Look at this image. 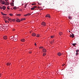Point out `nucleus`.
<instances>
[{"label":"nucleus","mask_w":79,"mask_h":79,"mask_svg":"<svg viewBox=\"0 0 79 79\" xmlns=\"http://www.w3.org/2000/svg\"><path fill=\"white\" fill-rule=\"evenodd\" d=\"M41 25L44 26H46V23H45V22H43L41 23Z\"/></svg>","instance_id":"obj_1"},{"label":"nucleus","mask_w":79,"mask_h":79,"mask_svg":"<svg viewBox=\"0 0 79 79\" xmlns=\"http://www.w3.org/2000/svg\"><path fill=\"white\" fill-rule=\"evenodd\" d=\"M70 37H72V38L74 37V34H72V35L71 34L70 35Z\"/></svg>","instance_id":"obj_2"},{"label":"nucleus","mask_w":79,"mask_h":79,"mask_svg":"<svg viewBox=\"0 0 79 79\" xmlns=\"http://www.w3.org/2000/svg\"><path fill=\"white\" fill-rule=\"evenodd\" d=\"M37 8V6H34L33 8H31V10H34L35 8Z\"/></svg>","instance_id":"obj_3"},{"label":"nucleus","mask_w":79,"mask_h":79,"mask_svg":"<svg viewBox=\"0 0 79 79\" xmlns=\"http://www.w3.org/2000/svg\"><path fill=\"white\" fill-rule=\"evenodd\" d=\"M0 31H3V27H2V26H0Z\"/></svg>","instance_id":"obj_4"},{"label":"nucleus","mask_w":79,"mask_h":79,"mask_svg":"<svg viewBox=\"0 0 79 79\" xmlns=\"http://www.w3.org/2000/svg\"><path fill=\"white\" fill-rule=\"evenodd\" d=\"M1 15H3V16H6L7 15L6 14H4L2 12H1Z\"/></svg>","instance_id":"obj_5"},{"label":"nucleus","mask_w":79,"mask_h":79,"mask_svg":"<svg viewBox=\"0 0 79 79\" xmlns=\"http://www.w3.org/2000/svg\"><path fill=\"white\" fill-rule=\"evenodd\" d=\"M43 52H47V50H46V49H44V48H43Z\"/></svg>","instance_id":"obj_6"},{"label":"nucleus","mask_w":79,"mask_h":79,"mask_svg":"<svg viewBox=\"0 0 79 79\" xmlns=\"http://www.w3.org/2000/svg\"><path fill=\"white\" fill-rule=\"evenodd\" d=\"M3 39H5V40H6V39H7V36H4L3 37Z\"/></svg>","instance_id":"obj_7"},{"label":"nucleus","mask_w":79,"mask_h":79,"mask_svg":"<svg viewBox=\"0 0 79 79\" xmlns=\"http://www.w3.org/2000/svg\"><path fill=\"white\" fill-rule=\"evenodd\" d=\"M45 17H48V18H50V16L49 14H47L45 16Z\"/></svg>","instance_id":"obj_8"},{"label":"nucleus","mask_w":79,"mask_h":79,"mask_svg":"<svg viewBox=\"0 0 79 79\" xmlns=\"http://www.w3.org/2000/svg\"><path fill=\"white\" fill-rule=\"evenodd\" d=\"M31 35L32 36H35L36 35V34H35L34 33H32Z\"/></svg>","instance_id":"obj_9"},{"label":"nucleus","mask_w":79,"mask_h":79,"mask_svg":"<svg viewBox=\"0 0 79 79\" xmlns=\"http://www.w3.org/2000/svg\"><path fill=\"white\" fill-rule=\"evenodd\" d=\"M13 40H14L15 41V42H16V41H17V38H14L13 39Z\"/></svg>","instance_id":"obj_10"},{"label":"nucleus","mask_w":79,"mask_h":79,"mask_svg":"<svg viewBox=\"0 0 79 79\" xmlns=\"http://www.w3.org/2000/svg\"><path fill=\"white\" fill-rule=\"evenodd\" d=\"M2 9L4 10H5L6 9V7H5V6H3Z\"/></svg>","instance_id":"obj_11"},{"label":"nucleus","mask_w":79,"mask_h":79,"mask_svg":"<svg viewBox=\"0 0 79 79\" xmlns=\"http://www.w3.org/2000/svg\"><path fill=\"white\" fill-rule=\"evenodd\" d=\"M13 38H14V36H12L10 37V39L11 40V39H13Z\"/></svg>","instance_id":"obj_12"},{"label":"nucleus","mask_w":79,"mask_h":79,"mask_svg":"<svg viewBox=\"0 0 79 79\" xmlns=\"http://www.w3.org/2000/svg\"><path fill=\"white\" fill-rule=\"evenodd\" d=\"M16 21L17 22H18L19 23V22H20L21 21L19 19H17L16 20Z\"/></svg>","instance_id":"obj_13"},{"label":"nucleus","mask_w":79,"mask_h":79,"mask_svg":"<svg viewBox=\"0 0 79 79\" xmlns=\"http://www.w3.org/2000/svg\"><path fill=\"white\" fill-rule=\"evenodd\" d=\"M7 66H10L11 64V63H8L6 64Z\"/></svg>","instance_id":"obj_14"},{"label":"nucleus","mask_w":79,"mask_h":79,"mask_svg":"<svg viewBox=\"0 0 79 79\" xmlns=\"http://www.w3.org/2000/svg\"><path fill=\"white\" fill-rule=\"evenodd\" d=\"M58 55V56H61V55H62V54L60 52H59L58 54H57Z\"/></svg>","instance_id":"obj_15"},{"label":"nucleus","mask_w":79,"mask_h":79,"mask_svg":"<svg viewBox=\"0 0 79 79\" xmlns=\"http://www.w3.org/2000/svg\"><path fill=\"white\" fill-rule=\"evenodd\" d=\"M21 42H25V39H22L21 40Z\"/></svg>","instance_id":"obj_16"},{"label":"nucleus","mask_w":79,"mask_h":79,"mask_svg":"<svg viewBox=\"0 0 79 79\" xmlns=\"http://www.w3.org/2000/svg\"><path fill=\"white\" fill-rule=\"evenodd\" d=\"M68 18L69 19H73L72 17H71L70 16H68Z\"/></svg>","instance_id":"obj_17"},{"label":"nucleus","mask_w":79,"mask_h":79,"mask_svg":"<svg viewBox=\"0 0 79 79\" xmlns=\"http://www.w3.org/2000/svg\"><path fill=\"white\" fill-rule=\"evenodd\" d=\"M8 21H10V22H11L12 19H11L10 18H9V19H8Z\"/></svg>","instance_id":"obj_18"},{"label":"nucleus","mask_w":79,"mask_h":79,"mask_svg":"<svg viewBox=\"0 0 79 79\" xmlns=\"http://www.w3.org/2000/svg\"><path fill=\"white\" fill-rule=\"evenodd\" d=\"M77 44V43H73L72 44V45H73V46H75V45H76Z\"/></svg>","instance_id":"obj_19"},{"label":"nucleus","mask_w":79,"mask_h":79,"mask_svg":"<svg viewBox=\"0 0 79 79\" xmlns=\"http://www.w3.org/2000/svg\"><path fill=\"white\" fill-rule=\"evenodd\" d=\"M4 18L5 19H8V17H6L5 16H4Z\"/></svg>","instance_id":"obj_20"},{"label":"nucleus","mask_w":79,"mask_h":79,"mask_svg":"<svg viewBox=\"0 0 79 79\" xmlns=\"http://www.w3.org/2000/svg\"><path fill=\"white\" fill-rule=\"evenodd\" d=\"M16 16H21V14H17Z\"/></svg>","instance_id":"obj_21"},{"label":"nucleus","mask_w":79,"mask_h":79,"mask_svg":"<svg viewBox=\"0 0 79 79\" xmlns=\"http://www.w3.org/2000/svg\"><path fill=\"white\" fill-rule=\"evenodd\" d=\"M62 34H63V33H62V32H60V35L61 36V35H62Z\"/></svg>","instance_id":"obj_22"},{"label":"nucleus","mask_w":79,"mask_h":79,"mask_svg":"<svg viewBox=\"0 0 79 79\" xmlns=\"http://www.w3.org/2000/svg\"><path fill=\"white\" fill-rule=\"evenodd\" d=\"M10 5L12 6H13V5H14V3H13V2L11 3H10Z\"/></svg>","instance_id":"obj_23"},{"label":"nucleus","mask_w":79,"mask_h":79,"mask_svg":"<svg viewBox=\"0 0 79 79\" xmlns=\"http://www.w3.org/2000/svg\"><path fill=\"white\" fill-rule=\"evenodd\" d=\"M45 55H46V53H44L43 54V56H44Z\"/></svg>","instance_id":"obj_24"},{"label":"nucleus","mask_w":79,"mask_h":79,"mask_svg":"<svg viewBox=\"0 0 79 79\" xmlns=\"http://www.w3.org/2000/svg\"><path fill=\"white\" fill-rule=\"evenodd\" d=\"M23 20H26V19L24 18V19H21V21H23Z\"/></svg>","instance_id":"obj_25"},{"label":"nucleus","mask_w":79,"mask_h":79,"mask_svg":"<svg viewBox=\"0 0 79 79\" xmlns=\"http://www.w3.org/2000/svg\"><path fill=\"white\" fill-rule=\"evenodd\" d=\"M12 21H13V22H15V19H12Z\"/></svg>","instance_id":"obj_26"},{"label":"nucleus","mask_w":79,"mask_h":79,"mask_svg":"<svg viewBox=\"0 0 79 79\" xmlns=\"http://www.w3.org/2000/svg\"><path fill=\"white\" fill-rule=\"evenodd\" d=\"M13 9H14V10L16 9H17L16 7L15 6L14 7Z\"/></svg>","instance_id":"obj_27"},{"label":"nucleus","mask_w":79,"mask_h":79,"mask_svg":"<svg viewBox=\"0 0 79 79\" xmlns=\"http://www.w3.org/2000/svg\"><path fill=\"white\" fill-rule=\"evenodd\" d=\"M9 15H10V16H13V14H9Z\"/></svg>","instance_id":"obj_28"},{"label":"nucleus","mask_w":79,"mask_h":79,"mask_svg":"<svg viewBox=\"0 0 79 79\" xmlns=\"http://www.w3.org/2000/svg\"><path fill=\"white\" fill-rule=\"evenodd\" d=\"M36 37H39V35L37 34V35H36Z\"/></svg>","instance_id":"obj_29"},{"label":"nucleus","mask_w":79,"mask_h":79,"mask_svg":"<svg viewBox=\"0 0 79 79\" xmlns=\"http://www.w3.org/2000/svg\"><path fill=\"white\" fill-rule=\"evenodd\" d=\"M30 15H31V14H30V13L27 14V16H30Z\"/></svg>","instance_id":"obj_30"},{"label":"nucleus","mask_w":79,"mask_h":79,"mask_svg":"<svg viewBox=\"0 0 79 79\" xmlns=\"http://www.w3.org/2000/svg\"><path fill=\"white\" fill-rule=\"evenodd\" d=\"M25 6L24 8H26V7L27 6V4H25Z\"/></svg>","instance_id":"obj_31"},{"label":"nucleus","mask_w":79,"mask_h":79,"mask_svg":"<svg viewBox=\"0 0 79 79\" xmlns=\"http://www.w3.org/2000/svg\"><path fill=\"white\" fill-rule=\"evenodd\" d=\"M79 52V51L78 50H77L76 51V52H77H77Z\"/></svg>","instance_id":"obj_32"},{"label":"nucleus","mask_w":79,"mask_h":79,"mask_svg":"<svg viewBox=\"0 0 79 79\" xmlns=\"http://www.w3.org/2000/svg\"><path fill=\"white\" fill-rule=\"evenodd\" d=\"M40 48H44V47L41 46V47H40Z\"/></svg>","instance_id":"obj_33"},{"label":"nucleus","mask_w":79,"mask_h":79,"mask_svg":"<svg viewBox=\"0 0 79 79\" xmlns=\"http://www.w3.org/2000/svg\"><path fill=\"white\" fill-rule=\"evenodd\" d=\"M7 8L8 10H10V8H9V6H8L7 7Z\"/></svg>","instance_id":"obj_34"},{"label":"nucleus","mask_w":79,"mask_h":79,"mask_svg":"<svg viewBox=\"0 0 79 79\" xmlns=\"http://www.w3.org/2000/svg\"><path fill=\"white\" fill-rule=\"evenodd\" d=\"M79 54L77 52L76 53V55H78Z\"/></svg>","instance_id":"obj_35"},{"label":"nucleus","mask_w":79,"mask_h":79,"mask_svg":"<svg viewBox=\"0 0 79 79\" xmlns=\"http://www.w3.org/2000/svg\"><path fill=\"white\" fill-rule=\"evenodd\" d=\"M24 16H27V14H26L25 15H24Z\"/></svg>","instance_id":"obj_36"},{"label":"nucleus","mask_w":79,"mask_h":79,"mask_svg":"<svg viewBox=\"0 0 79 79\" xmlns=\"http://www.w3.org/2000/svg\"><path fill=\"white\" fill-rule=\"evenodd\" d=\"M2 4H3V5H4V4H5V2H3L2 3Z\"/></svg>","instance_id":"obj_37"},{"label":"nucleus","mask_w":79,"mask_h":79,"mask_svg":"<svg viewBox=\"0 0 79 79\" xmlns=\"http://www.w3.org/2000/svg\"><path fill=\"white\" fill-rule=\"evenodd\" d=\"M12 31H15V29H12Z\"/></svg>","instance_id":"obj_38"},{"label":"nucleus","mask_w":79,"mask_h":79,"mask_svg":"<svg viewBox=\"0 0 79 79\" xmlns=\"http://www.w3.org/2000/svg\"><path fill=\"white\" fill-rule=\"evenodd\" d=\"M51 38H53V36H51Z\"/></svg>","instance_id":"obj_39"},{"label":"nucleus","mask_w":79,"mask_h":79,"mask_svg":"<svg viewBox=\"0 0 79 79\" xmlns=\"http://www.w3.org/2000/svg\"><path fill=\"white\" fill-rule=\"evenodd\" d=\"M14 38H12V39H11V40H13V41H14V40H13V39H14Z\"/></svg>","instance_id":"obj_40"},{"label":"nucleus","mask_w":79,"mask_h":79,"mask_svg":"<svg viewBox=\"0 0 79 79\" xmlns=\"http://www.w3.org/2000/svg\"><path fill=\"white\" fill-rule=\"evenodd\" d=\"M0 9H2V7H1V6H0Z\"/></svg>","instance_id":"obj_41"},{"label":"nucleus","mask_w":79,"mask_h":79,"mask_svg":"<svg viewBox=\"0 0 79 79\" xmlns=\"http://www.w3.org/2000/svg\"><path fill=\"white\" fill-rule=\"evenodd\" d=\"M35 46H36V45H37V44H36V43H35Z\"/></svg>","instance_id":"obj_42"},{"label":"nucleus","mask_w":79,"mask_h":79,"mask_svg":"<svg viewBox=\"0 0 79 79\" xmlns=\"http://www.w3.org/2000/svg\"><path fill=\"white\" fill-rule=\"evenodd\" d=\"M32 53V52H29V53Z\"/></svg>","instance_id":"obj_43"},{"label":"nucleus","mask_w":79,"mask_h":79,"mask_svg":"<svg viewBox=\"0 0 79 79\" xmlns=\"http://www.w3.org/2000/svg\"><path fill=\"white\" fill-rule=\"evenodd\" d=\"M5 22L6 23H7V21H5Z\"/></svg>","instance_id":"obj_44"},{"label":"nucleus","mask_w":79,"mask_h":79,"mask_svg":"<svg viewBox=\"0 0 79 79\" xmlns=\"http://www.w3.org/2000/svg\"><path fill=\"white\" fill-rule=\"evenodd\" d=\"M64 64L62 65L63 66H64Z\"/></svg>","instance_id":"obj_45"},{"label":"nucleus","mask_w":79,"mask_h":79,"mask_svg":"<svg viewBox=\"0 0 79 79\" xmlns=\"http://www.w3.org/2000/svg\"><path fill=\"white\" fill-rule=\"evenodd\" d=\"M5 1H6V2H7V1H8V0H5Z\"/></svg>","instance_id":"obj_46"},{"label":"nucleus","mask_w":79,"mask_h":79,"mask_svg":"<svg viewBox=\"0 0 79 79\" xmlns=\"http://www.w3.org/2000/svg\"><path fill=\"white\" fill-rule=\"evenodd\" d=\"M52 42H51V44H52Z\"/></svg>","instance_id":"obj_47"},{"label":"nucleus","mask_w":79,"mask_h":79,"mask_svg":"<svg viewBox=\"0 0 79 79\" xmlns=\"http://www.w3.org/2000/svg\"><path fill=\"white\" fill-rule=\"evenodd\" d=\"M38 5H40V4L39 3V2H38Z\"/></svg>","instance_id":"obj_48"},{"label":"nucleus","mask_w":79,"mask_h":79,"mask_svg":"<svg viewBox=\"0 0 79 79\" xmlns=\"http://www.w3.org/2000/svg\"><path fill=\"white\" fill-rule=\"evenodd\" d=\"M34 5V4H32V5Z\"/></svg>","instance_id":"obj_49"},{"label":"nucleus","mask_w":79,"mask_h":79,"mask_svg":"<svg viewBox=\"0 0 79 79\" xmlns=\"http://www.w3.org/2000/svg\"><path fill=\"white\" fill-rule=\"evenodd\" d=\"M7 3H8V5H9V3L7 2Z\"/></svg>","instance_id":"obj_50"},{"label":"nucleus","mask_w":79,"mask_h":79,"mask_svg":"<svg viewBox=\"0 0 79 79\" xmlns=\"http://www.w3.org/2000/svg\"><path fill=\"white\" fill-rule=\"evenodd\" d=\"M12 2H14V1L12 0Z\"/></svg>","instance_id":"obj_51"},{"label":"nucleus","mask_w":79,"mask_h":79,"mask_svg":"<svg viewBox=\"0 0 79 79\" xmlns=\"http://www.w3.org/2000/svg\"><path fill=\"white\" fill-rule=\"evenodd\" d=\"M7 23H9V21H8Z\"/></svg>","instance_id":"obj_52"},{"label":"nucleus","mask_w":79,"mask_h":79,"mask_svg":"<svg viewBox=\"0 0 79 79\" xmlns=\"http://www.w3.org/2000/svg\"><path fill=\"white\" fill-rule=\"evenodd\" d=\"M53 42H54V40L53 41Z\"/></svg>","instance_id":"obj_53"},{"label":"nucleus","mask_w":79,"mask_h":79,"mask_svg":"<svg viewBox=\"0 0 79 79\" xmlns=\"http://www.w3.org/2000/svg\"><path fill=\"white\" fill-rule=\"evenodd\" d=\"M1 1H2V0H1Z\"/></svg>","instance_id":"obj_54"}]
</instances>
